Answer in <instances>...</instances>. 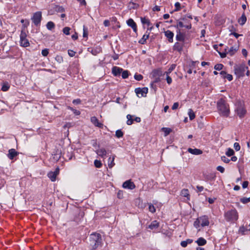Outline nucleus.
I'll return each instance as SVG.
<instances>
[{
	"label": "nucleus",
	"mask_w": 250,
	"mask_h": 250,
	"mask_svg": "<svg viewBox=\"0 0 250 250\" xmlns=\"http://www.w3.org/2000/svg\"><path fill=\"white\" fill-rule=\"evenodd\" d=\"M18 154V152L16 151L15 149L11 148L8 150V153L7 156L9 159L12 160L14 159L15 157L17 156Z\"/></svg>",
	"instance_id": "obj_12"
},
{
	"label": "nucleus",
	"mask_w": 250,
	"mask_h": 250,
	"mask_svg": "<svg viewBox=\"0 0 250 250\" xmlns=\"http://www.w3.org/2000/svg\"><path fill=\"white\" fill-rule=\"evenodd\" d=\"M177 28H182L185 27V25L184 24V23L181 21H177Z\"/></svg>",
	"instance_id": "obj_52"
},
{
	"label": "nucleus",
	"mask_w": 250,
	"mask_h": 250,
	"mask_svg": "<svg viewBox=\"0 0 250 250\" xmlns=\"http://www.w3.org/2000/svg\"><path fill=\"white\" fill-rule=\"evenodd\" d=\"M55 60L56 61H57L59 63H61L63 62V58L62 56L57 55L55 57Z\"/></svg>",
	"instance_id": "obj_50"
},
{
	"label": "nucleus",
	"mask_w": 250,
	"mask_h": 250,
	"mask_svg": "<svg viewBox=\"0 0 250 250\" xmlns=\"http://www.w3.org/2000/svg\"><path fill=\"white\" fill-rule=\"evenodd\" d=\"M227 49L228 54H229L230 56H233L237 50V48H234V47H231L229 49L227 48Z\"/></svg>",
	"instance_id": "obj_24"
},
{
	"label": "nucleus",
	"mask_w": 250,
	"mask_h": 250,
	"mask_svg": "<svg viewBox=\"0 0 250 250\" xmlns=\"http://www.w3.org/2000/svg\"><path fill=\"white\" fill-rule=\"evenodd\" d=\"M176 40L180 42H184L185 39V35L181 32L179 29L177 31V35L176 36Z\"/></svg>",
	"instance_id": "obj_13"
},
{
	"label": "nucleus",
	"mask_w": 250,
	"mask_h": 250,
	"mask_svg": "<svg viewBox=\"0 0 250 250\" xmlns=\"http://www.w3.org/2000/svg\"><path fill=\"white\" fill-rule=\"evenodd\" d=\"M173 49L180 52L183 50V45L178 42H176L173 46Z\"/></svg>",
	"instance_id": "obj_20"
},
{
	"label": "nucleus",
	"mask_w": 250,
	"mask_h": 250,
	"mask_svg": "<svg viewBox=\"0 0 250 250\" xmlns=\"http://www.w3.org/2000/svg\"><path fill=\"white\" fill-rule=\"evenodd\" d=\"M134 78L135 80H136L137 81H141L143 79V77L141 74H135L134 75Z\"/></svg>",
	"instance_id": "obj_48"
},
{
	"label": "nucleus",
	"mask_w": 250,
	"mask_h": 250,
	"mask_svg": "<svg viewBox=\"0 0 250 250\" xmlns=\"http://www.w3.org/2000/svg\"><path fill=\"white\" fill-rule=\"evenodd\" d=\"M235 111L240 118L243 117L246 113V110L241 104H239L237 105Z\"/></svg>",
	"instance_id": "obj_7"
},
{
	"label": "nucleus",
	"mask_w": 250,
	"mask_h": 250,
	"mask_svg": "<svg viewBox=\"0 0 250 250\" xmlns=\"http://www.w3.org/2000/svg\"><path fill=\"white\" fill-rule=\"evenodd\" d=\"M247 230V229L244 227L242 226V227L240 228L239 231L241 233V234L242 235H244V234H245V232Z\"/></svg>",
	"instance_id": "obj_54"
},
{
	"label": "nucleus",
	"mask_w": 250,
	"mask_h": 250,
	"mask_svg": "<svg viewBox=\"0 0 250 250\" xmlns=\"http://www.w3.org/2000/svg\"><path fill=\"white\" fill-rule=\"evenodd\" d=\"M216 169L218 171H220L221 173H224L225 171V168L221 166H218Z\"/></svg>",
	"instance_id": "obj_55"
},
{
	"label": "nucleus",
	"mask_w": 250,
	"mask_h": 250,
	"mask_svg": "<svg viewBox=\"0 0 250 250\" xmlns=\"http://www.w3.org/2000/svg\"><path fill=\"white\" fill-rule=\"evenodd\" d=\"M26 37L27 35L24 29H22L20 34V44L21 46L27 47L29 46L30 43Z\"/></svg>",
	"instance_id": "obj_6"
},
{
	"label": "nucleus",
	"mask_w": 250,
	"mask_h": 250,
	"mask_svg": "<svg viewBox=\"0 0 250 250\" xmlns=\"http://www.w3.org/2000/svg\"><path fill=\"white\" fill-rule=\"evenodd\" d=\"M193 242V240L190 239H188L185 241H183L181 242V246L185 248L187 246V245L189 244H191Z\"/></svg>",
	"instance_id": "obj_25"
},
{
	"label": "nucleus",
	"mask_w": 250,
	"mask_h": 250,
	"mask_svg": "<svg viewBox=\"0 0 250 250\" xmlns=\"http://www.w3.org/2000/svg\"><path fill=\"white\" fill-rule=\"evenodd\" d=\"M234 149L236 151H239L240 149V146L238 143H235L233 145Z\"/></svg>",
	"instance_id": "obj_53"
},
{
	"label": "nucleus",
	"mask_w": 250,
	"mask_h": 250,
	"mask_svg": "<svg viewBox=\"0 0 250 250\" xmlns=\"http://www.w3.org/2000/svg\"><path fill=\"white\" fill-rule=\"evenodd\" d=\"M10 88V85L7 82L3 83L1 87V90L3 91H7Z\"/></svg>",
	"instance_id": "obj_26"
},
{
	"label": "nucleus",
	"mask_w": 250,
	"mask_h": 250,
	"mask_svg": "<svg viewBox=\"0 0 250 250\" xmlns=\"http://www.w3.org/2000/svg\"><path fill=\"white\" fill-rule=\"evenodd\" d=\"M162 130L164 132L165 136L168 135L172 131L170 128L167 127H163Z\"/></svg>",
	"instance_id": "obj_31"
},
{
	"label": "nucleus",
	"mask_w": 250,
	"mask_h": 250,
	"mask_svg": "<svg viewBox=\"0 0 250 250\" xmlns=\"http://www.w3.org/2000/svg\"><path fill=\"white\" fill-rule=\"evenodd\" d=\"M101 236L99 233H94L90 235L89 244L92 249H96L101 243Z\"/></svg>",
	"instance_id": "obj_2"
},
{
	"label": "nucleus",
	"mask_w": 250,
	"mask_h": 250,
	"mask_svg": "<svg viewBox=\"0 0 250 250\" xmlns=\"http://www.w3.org/2000/svg\"><path fill=\"white\" fill-rule=\"evenodd\" d=\"M46 27L48 30H51L55 27V24L52 21H49L46 24Z\"/></svg>",
	"instance_id": "obj_30"
},
{
	"label": "nucleus",
	"mask_w": 250,
	"mask_h": 250,
	"mask_svg": "<svg viewBox=\"0 0 250 250\" xmlns=\"http://www.w3.org/2000/svg\"><path fill=\"white\" fill-rule=\"evenodd\" d=\"M152 74L153 76H158L160 77L162 74V72L160 70H154L152 72Z\"/></svg>",
	"instance_id": "obj_34"
},
{
	"label": "nucleus",
	"mask_w": 250,
	"mask_h": 250,
	"mask_svg": "<svg viewBox=\"0 0 250 250\" xmlns=\"http://www.w3.org/2000/svg\"><path fill=\"white\" fill-rule=\"evenodd\" d=\"M221 160L225 163H228L230 161V160L228 158H227L225 156H222L221 157Z\"/></svg>",
	"instance_id": "obj_57"
},
{
	"label": "nucleus",
	"mask_w": 250,
	"mask_h": 250,
	"mask_svg": "<svg viewBox=\"0 0 250 250\" xmlns=\"http://www.w3.org/2000/svg\"><path fill=\"white\" fill-rule=\"evenodd\" d=\"M57 175V171H50L47 174L48 177L52 182L56 181Z\"/></svg>",
	"instance_id": "obj_19"
},
{
	"label": "nucleus",
	"mask_w": 250,
	"mask_h": 250,
	"mask_svg": "<svg viewBox=\"0 0 250 250\" xmlns=\"http://www.w3.org/2000/svg\"><path fill=\"white\" fill-rule=\"evenodd\" d=\"M200 224H201V223H200V221H199V218H198L194 221L193 226L195 228H196V229H198V228H199Z\"/></svg>",
	"instance_id": "obj_37"
},
{
	"label": "nucleus",
	"mask_w": 250,
	"mask_h": 250,
	"mask_svg": "<svg viewBox=\"0 0 250 250\" xmlns=\"http://www.w3.org/2000/svg\"><path fill=\"white\" fill-rule=\"evenodd\" d=\"M91 122L96 126H97L99 128H103V124L99 122L98 119L95 116H93L91 117L90 119Z\"/></svg>",
	"instance_id": "obj_11"
},
{
	"label": "nucleus",
	"mask_w": 250,
	"mask_h": 250,
	"mask_svg": "<svg viewBox=\"0 0 250 250\" xmlns=\"http://www.w3.org/2000/svg\"><path fill=\"white\" fill-rule=\"evenodd\" d=\"M165 35L168 39V40L170 42H173V38L174 36V34L172 32H171L170 30H167L165 32Z\"/></svg>",
	"instance_id": "obj_18"
},
{
	"label": "nucleus",
	"mask_w": 250,
	"mask_h": 250,
	"mask_svg": "<svg viewBox=\"0 0 250 250\" xmlns=\"http://www.w3.org/2000/svg\"><path fill=\"white\" fill-rule=\"evenodd\" d=\"M127 24L129 26L132 28L134 32H136L137 31V28L136 24L132 19H129L127 21Z\"/></svg>",
	"instance_id": "obj_15"
},
{
	"label": "nucleus",
	"mask_w": 250,
	"mask_h": 250,
	"mask_svg": "<svg viewBox=\"0 0 250 250\" xmlns=\"http://www.w3.org/2000/svg\"><path fill=\"white\" fill-rule=\"evenodd\" d=\"M122 71V68L118 67L117 66H114L112 69V72L113 74L115 76L120 75Z\"/></svg>",
	"instance_id": "obj_17"
},
{
	"label": "nucleus",
	"mask_w": 250,
	"mask_h": 250,
	"mask_svg": "<svg viewBox=\"0 0 250 250\" xmlns=\"http://www.w3.org/2000/svg\"><path fill=\"white\" fill-rule=\"evenodd\" d=\"M181 195L185 197H188L189 196V191L188 189H183L181 191Z\"/></svg>",
	"instance_id": "obj_32"
},
{
	"label": "nucleus",
	"mask_w": 250,
	"mask_h": 250,
	"mask_svg": "<svg viewBox=\"0 0 250 250\" xmlns=\"http://www.w3.org/2000/svg\"><path fill=\"white\" fill-rule=\"evenodd\" d=\"M159 226V223L157 221H154L149 225L148 228L153 229L158 228Z\"/></svg>",
	"instance_id": "obj_22"
},
{
	"label": "nucleus",
	"mask_w": 250,
	"mask_h": 250,
	"mask_svg": "<svg viewBox=\"0 0 250 250\" xmlns=\"http://www.w3.org/2000/svg\"><path fill=\"white\" fill-rule=\"evenodd\" d=\"M117 197L119 199H122L123 198V192L121 190H119L117 193Z\"/></svg>",
	"instance_id": "obj_56"
},
{
	"label": "nucleus",
	"mask_w": 250,
	"mask_h": 250,
	"mask_svg": "<svg viewBox=\"0 0 250 250\" xmlns=\"http://www.w3.org/2000/svg\"><path fill=\"white\" fill-rule=\"evenodd\" d=\"M122 77L123 79H126L128 77L129 75V71L128 70H124L123 69V71L121 72Z\"/></svg>",
	"instance_id": "obj_35"
},
{
	"label": "nucleus",
	"mask_w": 250,
	"mask_h": 250,
	"mask_svg": "<svg viewBox=\"0 0 250 250\" xmlns=\"http://www.w3.org/2000/svg\"><path fill=\"white\" fill-rule=\"evenodd\" d=\"M248 66L245 64H241L239 65L234 66L235 74L238 77H243L245 75V72L247 70L246 75L249 76L250 75V71L248 70Z\"/></svg>",
	"instance_id": "obj_4"
},
{
	"label": "nucleus",
	"mask_w": 250,
	"mask_h": 250,
	"mask_svg": "<svg viewBox=\"0 0 250 250\" xmlns=\"http://www.w3.org/2000/svg\"><path fill=\"white\" fill-rule=\"evenodd\" d=\"M70 28L68 27H65L63 29V32L65 35H68L70 34L69 31H70Z\"/></svg>",
	"instance_id": "obj_47"
},
{
	"label": "nucleus",
	"mask_w": 250,
	"mask_h": 250,
	"mask_svg": "<svg viewBox=\"0 0 250 250\" xmlns=\"http://www.w3.org/2000/svg\"><path fill=\"white\" fill-rule=\"evenodd\" d=\"M148 37L149 34L144 35L142 39H140L139 41V42L142 44H145L146 43V40L148 38Z\"/></svg>",
	"instance_id": "obj_27"
},
{
	"label": "nucleus",
	"mask_w": 250,
	"mask_h": 250,
	"mask_svg": "<svg viewBox=\"0 0 250 250\" xmlns=\"http://www.w3.org/2000/svg\"><path fill=\"white\" fill-rule=\"evenodd\" d=\"M234 153V152L233 150L230 148H228L227 152H226V154L229 157L232 156Z\"/></svg>",
	"instance_id": "obj_36"
},
{
	"label": "nucleus",
	"mask_w": 250,
	"mask_h": 250,
	"mask_svg": "<svg viewBox=\"0 0 250 250\" xmlns=\"http://www.w3.org/2000/svg\"><path fill=\"white\" fill-rule=\"evenodd\" d=\"M188 114L190 120H192L195 118V115L194 112L191 109H189L188 111Z\"/></svg>",
	"instance_id": "obj_29"
},
{
	"label": "nucleus",
	"mask_w": 250,
	"mask_h": 250,
	"mask_svg": "<svg viewBox=\"0 0 250 250\" xmlns=\"http://www.w3.org/2000/svg\"><path fill=\"white\" fill-rule=\"evenodd\" d=\"M114 157H113L112 158L109 157L108 159V167L109 168H112L114 165L115 163H114Z\"/></svg>",
	"instance_id": "obj_33"
},
{
	"label": "nucleus",
	"mask_w": 250,
	"mask_h": 250,
	"mask_svg": "<svg viewBox=\"0 0 250 250\" xmlns=\"http://www.w3.org/2000/svg\"><path fill=\"white\" fill-rule=\"evenodd\" d=\"M141 21H142V22L143 23V24H147L148 25H149L150 24V21H149V20L147 19H146L145 18H141Z\"/></svg>",
	"instance_id": "obj_46"
},
{
	"label": "nucleus",
	"mask_w": 250,
	"mask_h": 250,
	"mask_svg": "<svg viewBox=\"0 0 250 250\" xmlns=\"http://www.w3.org/2000/svg\"><path fill=\"white\" fill-rule=\"evenodd\" d=\"M96 153L102 158H104L106 155L107 152L105 148L102 147L97 149Z\"/></svg>",
	"instance_id": "obj_14"
},
{
	"label": "nucleus",
	"mask_w": 250,
	"mask_h": 250,
	"mask_svg": "<svg viewBox=\"0 0 250 250\" xmlns=\"http://www.w3.org/2000/svg\"><path fill=\"white\" fill-rule=\"evenodd\" d=\"M68 55H69V56L73 57L75 56L76 52L72 50H68Z\"/></svg>",
	"instance_id": "obj_59"
},
{
	"label": "nucleus",
	"mask_w": 250,
	"mask_h": 250,
	"mask_svg": "<svg viewBox=\"0 0 250 250\" xmlns=\"http://www.w3.org/2000/svg\"><path fill=\"white\" fill-rule=\"evenodd\" d=\"M42 19V14L41 11H38L34 13L31 18V20L36 26H39Z\"/></svg>",
	"instance_id": "obj_5"
},
{
	"label": "nucleus",
	"mask_w": 250,
	"mask_h": 250,
	"mask_svg": "<svg viewBox=\"0 0 250 250\" xmlns=\"http://www.w3.org/2000/svg\"><path fill=\"white\" fill-rule=\"evenodd\" d=\"M220 55V57L222 58H225L227 56V54H228L227 53V49L226 48L225 49V52H219Z\"/></svg>",
	"instance_id": "obj_51"
},
{
	"label": "nucleus",
	"mask_w": 250,
	"mask_h": 250,
	"mask_svg": "<svg viewBox=\"0 0 250 250\" xmlns=\"http://www.w3.org/2000/svg\"><path fill=\"white\" fill-rule=\"evenodd\" d=\"M199 218V221L201 223V226L202 227H205L209 225V222L208 216L205 215Z\"/></svg>",
	"instance_id": "obj_10"
},
{
	"label": "nucleus",
	"mask_w": 250,
	"mask_h": 250,
	"mask_svg": "<svg viewBox=\"0 0 250 250\" xmlns=\"http://www.w3.org/2000/svg\"><path fill=\"white\" fill-rule=\"evenodd\" d=\"M148 209L149 211L152 213H154L156 211V209L154 206L151 204H149Z\"/></svg>",
	"instance_id": "obj_43"
},
{
	"label": "nucleus",
	"mask_w": 250,
	"mask_h": 250,
	"mask_svg": "<svg viewBox=\"0 0 250 250\" xmlns=\"http://www.w3.org/2000/svg\"><path fill=\"white\" fill-rule=\"evenodd\" d=\"M135 92L138 97H145L148 92V88L147 87L137 88L135 89Z\"/></svg>",
	"instance_id": "obj_8"
},
{
	"label": "nucleus",
	"mask_w": 250,
	"mask_h": 250,
	"mask_svg": "<svg viewBox=\"0 0 250 250\" xmlns=\"http://www.w3.org/2000/svg\"><path fill=\"white\" fill-rule=\"evenodd\" d=\"M179 106V103L178 102L174 103L171 107L172 110H175L178 108Z\"/></svg>",
	"instance_id": "obj_61"
},
{
	"label": "nucleus",
	"mask_w": 250,
	"mask_h": 250,
	"mask_svg": "<svg viewBox=\"0 0 250 250\" xmlns=\"http://www.w3.org/2000/svg\"><path fill=\"white\" fill-rule=\"evenodd\" d=\"M67 108L68 109H70V110L72 111L73 112V113L76 115H79L81 113L80 111L75 109L70 106H68Z\"/></svg>",
	"instance_id": "obj_39"
},
{
	"label": "nucleus",
	"mask_w": 250,
	"mask_h": 250,
	"mask_svg": "<svg viewBox=\"0 0 250 250\" xmlns=\"http://www.w3.org/2000/svg\"><path fill=\"white\" fill-rule=\"evenodd\" d=\"M94 165L96 167L100 168L102 167V163L100 161L96 160L94 161Z\"/></svg>",
	"instance_id": "obj_41"
},
{
	"label": "nucleus",
	"mask_w": 250,
	"mask_h": 250,
	"mask_svg": "<svg viewBox=\"0 0 250 250\" xmlns=\"http://www.w3.org/2000/svg\"><path fill=\"white\" fill-rule=\"evenodd\" d=\"M132 117H133V116L130 114H128L126 116V118L127 119V122H126L127 125H131L133 124V122L134 120L133 119Z\"/></svg>",
	"instance_id": "obj_28"
},
{
	"label": "nucleus",
	"mask_w": 250,
	"mask_h": 250,
	"mask_svg": "<svg viewBox=\"0 0 250 250\" xmlns=\"http://www.w3.org/2000/svg\"><path fill=\"white\" fill-rule=\"evenodd\" d=\"M104 24L106 27L109 26L110 25V22L107 20H104Z\"/></svg>",
	"instance_id": "obj_64"
},
{
	"label": "nucleus",
	"mask_w": 250,
	"mask_h": 250,
	"mask_svg": "<svg viewBox=\"0 0 250 250\" xmlns=\"http://www.w3.org/2000/svg\"><path fill=\"white\" fill-rule=\"evenodd\" d=\"M123 187L124 188L133 189L135 188L136 186L131 180H128L124 182L123 184Z\"/></svg>",
	"instance_id": "obj_9"
},
{
	"label": "nucleus",
	"mask_w": 250,
	"mask_h": 250,
	"mask_svg": "<svg viewBox=\"0 0 250 250\" xmlns=\"http://www.w3.org/2000/svg\"><path fill=\"white\" fill-rule=\"evenodd\" d=\"M175 64H172L168 69L167 71L165 73H166L167 75H168L175 69Z\"/></svg>",
	"instance_id": "obj_38"
},
{
	"label": "nucleus",
	"mask_w": 250,
	"mask_h": 250,
	"mask_svg": "<svg viewBox=\"0 0 250 250\" xmlns=\"http://www.w3.org/2000/svg\"><path fill=\"white\" fill-rule=\"evenodd\" d=\"M175 8L174 9L175 11H178L180 10V9H181L180 3L179 2H176L175 3Z\"/></svg>",
	"instance_id": "obj_44"
},
{
	"label": "nucleus",
	"mask_w": 250,
	"mask_h": 250,
	"mask_svg": "<svg viewBox=\"0 0 250 250\" xmlns=\"http://www.w3.org/2000/svg\"><path fill=\"white\" fill-rule=\"evenodd\" d=\"M247 21V17L245 16V14L243 13L241 17L238 19V22L241 25H244Z\"/></svg>",
	"instance_id": "obj_21"
},
{
	"label": "nucleus",
	"mask_w": 250,
	"mask_h": 250,
	"mask_svg": "<svg viewBox=\"0 0 250 250\" xmlns=\"http://www.w3.org/2000/svg\"><path fill=\"white\" fill-rule=\"evenodd\" d=\"M217 108L219 114L224 117H228L230 113L229 106L226 100L221 98L217 102Z\"/></svg>",
	"instance_id": "obj_1"
},
{
	"label": "nucleus",
	"mask_w": 250,
	"mask_h": 250,
	"mask_svg": "<svg viewBox=\"0 0 250 250\" xmlns=\"http://www.w3.org/2000/svg\"><path fill=\"white\" fill-rule=\"evenodd\" d=\"M188 151L192 154L196 155H200L203 153V151L197 148L192 149L191 148H188Z\"/></svg>",
	"instance_id": "obj_16"
},
{
	"label": "nucleus",
	"mask_w": 250,
	"mask_h": 250,
	"mask_svg": "<svg viewBox=\"0 0 250 250\" xmlns=\"http://www.w3.org/2000/svg\"><path fill=\"white\" fill-rule=\"evenodd\" d=\"M81 102V101L80 99H75L73 101V103L75 104H80Z\"/></svg>",
	"instance_id": "obj_62"
},
{
	"label": "nucleus",
	"mask_w": 250,
	"mask_h": 250,
	"mask_svg": "<svg viewBox=\"0 0 250 250\" xmlns=\"http://www.w3.org/2000/svg\"><path fill=\"white\" fill-rule=\"evenodd\" d=\"M223 67V65L221 63L217 64L214 66V69L217 70H220Z\"/></svg>",
	"instance_id": "obj_45"
},
{
	"label": "nucleus",
	"mask_w": 250,
	"mask_h": 250,
	"mask_svg": "<svg viewBox=\"0 0 250 250\" xmlns=\"http://www.w3.org/2000/svg\"><path fill=\"white\" fill-rule=\"evenodd\" d=\"M240 201L243 204H246L250 202V197L249 198L244 197L240 199Z\"/></svg>",
	"instance_id": "obj_42"
},
{
	"label": "nucleus",
	"mask_w": 250,
	"mask_h": 250,
	"mask_svg": "<svg viewBox=\"0 0 250 250\" xmlns=\"http://www.w3.org/2000/svg\"><path fill=\"white\" fill-rule=\"evenodd\" d=\"M225 79H228L229 81H230L232 80L233 77L231 74H227L226 75H225Z\"/></svg>",
	"instance_id": "obj_60"
},
{
	"label": "nucleus",
	"mask_w": 250,
	"mask_h": 250,
	"mask_svg": "<svg viewBox=\"0 0 250 250\" xmlns=\"http://www.w3.org/2000/svg\"><path fill=\"white\" fill-rule=\"evenodd\" d=\"M167 82L169 84L172 83V79L168 76V75H167Z\"/></svg>",
	"instance_id": "obj_63"
},
{
	"label": "nucleus",
	"mask_w": 250,
	"mask_h": 250,
	"mask_svg": "<svg viewBox=\"0 0 250 250\" xmlns=\"http://www.w3.org/2000/svg\"><path fill=\"white\" fill-rule=\"evenodd\" d=\"M115 136L117 138H120L123 137V132L121 130H117L116 131Z\"/></svg>",
	"instance_id": "obj_40"
},
{
	"label": "nucleus",
	"mask_w": 250,
	"mask_h": 250,
	"mask_svg": "<svg viewBox=\"0 0 250 250\" xmlns=\"http://www.w3.org/2000/svg\"><path fill=\"white\" fill-rule=\"evenodd\" d=\"M61 157V153H56L54 154V159L56 160H58Z\"/></svg>",
	"instance_id": "obj_58"
},
{
	"label": "nucleus",
	"mask_w": 250,
	"mask_h": 250,
	"mask_svg": "<svg viewBox=\"0 0 250 250\" xmlns=\"http://www.w3.org/2000/svg\"><path fill=\"white\" fill-rule=\"evenodd\" d=\"M49 53L48 49H44L42 51V54L43 56L46 57L48 55Z\"/></svg>",
	"instance_id": "obj_49"
},
{
	"label": "nucleus",
	"mask_w": 250,
	"mask_h": 250,
	"mask_svg": "<svg viewBox=\"0 0 250 250\" xmlns=\"http://www.w3.org/2000/svg\"><path fill=\"white\" fill-rule=\"evenodd\" d=\"M196 242L197 243L198 246H204L207 243V241L203 237H200L198 238Z\"/></svg>",
	"instance_id": "obj_23"
},
{
	"label": "nucleus",
	"mask_w": 250,
	"mask_h": 250,
	"mask_svg": "<svg viewBox=\"0 0 250 250\" xmlns=\"http://www.w3.org/2000/svg\"><path fill=\"white\" fill-rule=\"evenodd\" d=\"M224 217L227 221L234 222L238 218V214L235 209H232L226 212Z\"/></svg>",
	"instance_id": "obj_3"
}]
</instances>
